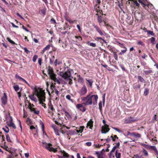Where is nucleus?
Instances as JSON below:
<instances>
[{
    "instance_id": "f257e3e1",
    "label": "nucleus",
    "mask_w": 158,
    "mask_h": 158,
    "mask_svg": "<svg viewBox=\"0 0 158 158\" xmlns=\"http://www.w3.org/2000/svg\"><path fill=\"white\" fill-rule=\"evenodd\" d=\"M98 96L97 95H90L89 94L86 97H82L81 99L82 101L85 102L82 103L85 105L88 106L92 104L95 105L97 103V101Z\"/></svg>"
},
{
    "instance_id": "f03ea898",
    "label": "nucleus",
    "mask_w": 158,
    "mask_h": 158,
    "mask_svg": "<svg viewBox=\"0 0 158 158\" xmlns=\"http://www.w3.org/2000/svg\"><path fill=\"white\" fill-rule=\"evenodd\" d=\"M36 95L39 99V103L41 104L44 108L46 109V104L43 102H45L46 98L44 90H43L42 89H40L39 92L37 90H36Z\"/></svg>"
},
{
    "instance_id": "7ed1b4c3",
    "label": "nucleus",
    "mask_w": 158,
    "mask_h": 158,
    "mask_svg": "<svg viewBox=\"0 0 158 158\" xmlns=\"http://www.w3.org/2000/svg\"><path fill=\"white\" fill-rule=\"evenodd\" d=\"M60 75L64 79L69 80V84L71 85L73 84V81L71 77V73L70 71L68 69L64 73L62 72H60Z\"/></svg>"
},
{
    "instance_id": "20e7f679",
    "label": "nucleus",
    "mask_w": 158,
    "mask_h": 158,
    "mask_svg": "<svg viewBox=\"0 0 158 158\" xmlns=\"http://www.w3.org/2000/svg\"><path fill=\"white\" fill-rule=\"evenodd\" d=\"M132 13H134V15L136 19L137 20H141L143 19L144 14L142 12L140 11L135 10L133 9Z\"/></svg>"
},
{
    "instance_id": "39448f33",
    "label": "nucleus",
    "mask_w": 158,
    "mask_h": 158,
    "mask_svg": "<svg viewBox=\"0 0 158 158\" xmlns=\"http://www.w3.org/2000/svg\"><path fill=\"white\" fill-rule=\"evenodd\" d=\"M138 0L142 6L146 10H148L150 8H152L153 6L152 4L149 3L146 0Z\"/></svg>"
},
{
    "instance_id": "423d86ee",
    "label": "nucleus",
    "mask_w": 158,
    "mask_h": 158,
    "mask_svg": "<svg viewBox=\"0 0 158 158\" xmlns=\"http://www.w3.org/2000/svg\"><path fill=\"white\" fill-rule=\"evenodd\" d=\"M43 146L50 152H57V149L54 148L52 147V145L51 143H43Z\"/></svg>"
},
{
    "instance_id": "0eeeda50",
    "label": "nucleus",
    "mask_w": 158,
    "mask_h": 158,
    "mask_svg": "<svg viewBox=\"0 0 158 158\" xmlns=\"http://www.w3.org/2000/svg\"><path fill=\"white\" fill-rule=\"evenodd\" d=\"M141 145L147 149H151L153 150L154 151L155 155L158 156V151L155 146H149L143 143H141Z\"/></svg>"
},
{
    "instance_id": "6e6552de",
    "label": "nucleus",
    "mask_w": 158,
    "mask_h": 158,
    "mask_svg": "<svg viewBox=\"0 0 158 158\" xmlns=\"http://www.w3.org/2000/svg\"><path fill=\"white\" fill-rule=\"evenodd\" d=\"M47 72L49 76L51 79L56 76V75L54 72L53 68L50 66H48V67L47 69Z\"/></svg>"
},
{
    "instance_id": "1a4fd4ad",
    "label": "nucleus",
    "mask_w": 158,
    "mask_h": 158,
    "mask_svg": "<svg viewBox=\"0 0 158 158\" xmlns=\"http://www.w3.org/2000/svg\"><path fill=\"white\" fill-rule=\"evenodd\" d=\"M34 106H35L33 104L29 103V104L28 105V109H30V111L31 112H33L35 114H39L40 113V111L36 110V108L33 107Z\"/></svg>"
},
{
    "instance_id": "9d476101",
    "label": "nucleus",
    "mask_w": 158,
    "mask_h": 158,
    "mask_svg": "<svg viewBox=\"0 0 158 158\" xmlns=\"http://www.w3.org/2000/svg\"><path fill=\"white\" fill-rule=\"evenodd\" d=\"M93 26L95 29V31L99 34L101 36L104 35L105 32L104 31L101 29L100 27L97 25H96L95 24H93Z\"/></svg>"
},
{
    "instance_id": "9b49d317",
    "label": "nucleus",
    "mask_w": 158,
    "mask_h": 158,
    "mask_svg": "<svg viewBox=\"0 0 158 158\" xmlns=\"http://www.w3.org/2000/svg\"><path fill=\"white\" fill-rule=\"evenodd\" d=\"M87 89L84 85L81 88L80 91L78 92V93L80 96H82L85 95L87 93Z\"/></svg>"
},
{
    "instance_id": "f8f14e48",
    "label": "nucleus",
    "mask_w": 158,
    "mask_h": 158,
    "mask_svg": "<svg viewBox=\"0 0 158 158\" xmlns=\"http://www.w3.org/2000/svg\"><path fill=\"white\" fill-rule=\"evenodd\" d=\"M129 1H131V3L132 4L133 6L132 8H133L134 9H135V8L137 9L140 6L139 2L138 3L137 1L135 0H128Z\"/></svg>"
},
{
    "instance_id": "ddd939ff",
    "label": "nucleus",
    "mask_w": 158,
    "mask_h": 158,
    "mask_svg": "<svg viewBox=\"0 0 158 158\" xmlns=\"http://www.w3.org/2000/svg\"><path fill=\"white\" fill-rule=\"evenodd\" d=\"M1 102L2 105H5L7 103V97L5 93H4L3 96L1 98Z\"/></svg>"
},
{
    "instance_id": "4468645a",
    "label": "nucleus",
    "mask_w": 158,
    "mask_h": 158,
    "mask_svg": "<svg viewBox=\"0 0 158 158\" xmlns=\"http://www.w3.org/2000/svg\"><path fill=\"white\" fill-rule=\"evenodd\" d=\"M50 87L51 93L52 94L54 92V90H55V94L58 96L59 95V91L56 89L55 86L52 83L51 84Z\"/></svg>"
},
{
    "instance_id": "2eb2a0df",
    "label": "nucleus",
    "mask_w": 158,
    "mask_h": 158,
    "mask_svg": "<svg viewBox=\"0 0 158 158\" xmlns=\"http://www.w3.org/2000/svg\"><path fill=\"white\" fill-rule=\"evenodd\" d=\"M83 104H78L76 105V108L79 109L80 111H81L82 112H85L86 110V109L85 107H84L82 105Z\"/></svg>"
},
{
    "instance_id": "dca6fc26",
    "label": "nucleus",
    "mask_w": 158,
    "mask_h": 158,
    "mask_svg": "<svg viewBox=\"0 0 158 158\" xmlns=\"http://www.w3.org/2000/svg\"><path fill=\"white\" fill-rule=\"evenodd\" d=\"M109 125L105 124V126H102L101 132L102 133L105 134L108 132L110 130V128L108 127Z\"/></svg>"
},
{
    "instance_id": "f3484780",
    "label": "nucleus",
    "mask_w": 158,
    "mask_h": 158,
    "mask_svg": "<svg viewBox=\"0 0 158 158\" xmlns=\"http://www.w3.org/2000/svg\"><path fill=\"white\" fill-rule=\"evenodd\" d=\"M16 150L14 149V153H11L10 155H8L7 158H14L15 157H17L18 155L16 153Z\"/></svg>"
},
{
    "instance_id": "a211bd4d",
    "label": "nucleus",
    "mask_w": 158,
    "mask_h": 158,
    "mask_svg": "<svg viewBox=\"0 0 158 158\" xmlns=\"http://www.w3.org/2000/svg\"><path fill=\"white\" fill-rule=\"evenodd\" d=\"M96 15L98 16L97 20L98 23H99V25L101 26V23L103 22L104 20H102V16L99 15V13H97Z\"/></svg>"
},
{
    "instance_id": "6ab92c4d",
    "label": "nucleus",
    "mask_w": 158,
    "mask_h": 158,
    "mask_svg": "<svg viewBox=\"0 0 158 158\" xmlns=\"http://www.w3.org/2000/svg\"><path fill=\"white\" fill-rule=\"evenodd\" d=\"M93 121H92L91 119H90L89 121L87 124L86 127L88 128V127H89V128L90 129H92L93 127Z\"/></svg>"
},
{
    "instance_id": "aec40b11",
    "label": "nucleus",
    "mask_w": 158,
    "mask_h": 158,
    "mask_svg": "<svg viewBox=\"0 0 158 158\" xmlns=\"http://www.w3.org/2000/svg\"><path fill=\"white\" fill-rule=\"evenodd\" d=\"M75 38L76 39V42L78 43H80L82 42V39L80 36H75Z\"/></svg>"
},
{
    "instance_id": "412c9836",
    "label": "nucleus",
    "mask_w": 158,
    "mask_h": 158,
    "mask_svg": "<svg viewBox=\"0 0 158 158\" xmlns=\"http://www.w3.org/2000/svg\"><path fill=\"white\" fill-rule=\"evenodd\" d=\"M7 125L10 127H12L15 129L16 128V127L14 123L13 122L12 119V118H11L10 121V123H8Z\"/></svg>"
},
{
    "instance_id": "4be33fe9",
    "label": "nucleus",
    "mask_w": 158,
    "mask_h": 158,
    "mask_svg": "<svg viewBox=\"0 0 158 158\" xmlns=\"http://www.w3.org/2000/svg\"><path fill=\"white\" fill-rule=\"evenodd\" d=\"M143 72L147 75L152 73L153 72V71L150 68H148L147 70H144Z\"/></svg>"
},
{
    "instance_id": "5701e85b",
    "label": "nucleus",
    "mask_w": 158,
    "mask_h": 158,
    "mask_svg": "<svg viewBox=\"0 0 158 158\" xmlns=\"http://www.w3.org/2000/svg\"><path fill=\"white\" fill-rule=\"evenodd\" d=\"M144 30H145L144 31L145 32H147V33L148 35H150L153 36H155V34L154 33L153 31L148 30L146 28L144 29Z\"/></svg>"
},
{
    "instance_id": "b1692460",
    "label": "nucleus",
    "mask_w": 158,
    "mask_h": 158,
    "mask_svg": "<svg viewBox=\"0 0 158 158\" xmlns=\"http://www.w3.org/2000/svg\"><path fill=\"white\" fill-rule=\"evenodd\" d=\"M5 150L9 152L10 154L11 153H14V149L12 148H9L7 146L5 149Z\"/></svg>"
},
{
    "instance_id": "393cba45",
    "label": "nucleus",
    "mask_w": 158,
    "mask_h": 158,
    "mask_svg": "<svg viewBox=\"0 0 158 158\" xmlns=\"http://www.w3.org/2000/svg\"><path fill=\"white\" fill-rule=\"evenodd\" d=\"M15 77L16 78H19L20 80H21L23 81L28 86H29V85L28 83L24 79L21 77L16 75H15Z\"/></svg>"
},
{
    "instance_id": "a878e982",
    "label": "nucleus",
    "mask_w": 158,
    "mask_h": 158,
    "mask_svg": "<svg viewBox=\"0 0 158 158\" xmlns=\"http://www.w3.org/2000/svg\"><path fill=\"white\" fill-rule=\"evenodd\" d=\"M40 125H41V127L42 129L43 134L47 135V134L44 131V123L42 122H41L40 123Z\"/></svg>"
},
{
    "instance_id": "bb28decb",
    "label": "nucleus",
    "mask_w": 158,
    "mask_h": 158,
    "mask_svg": "<svg viewBox=\"0 0 158 158\" xmlns=\"http://www.w3.org/2000/svg\"><path fill=\"white\" fill-rule=\"evenodd\" d=\"M133 87L134 89H139L141 87V85L139 84H136V83L134 84L133 85Z\"/></svg>"
},
{
    "instance_id": "cd10ccee",
    "label": "nucleus",
    "mask_w": 158,
    "mask_h": 158,
    "mask_svg": "<svg viewBox=\"0 0 158 158\" xmlns=\"http://www.w3.org/2000/svg\"><path fill=\"white\" fill-rule=\"evenodd\" d=\"M132 135V136L135 137L137 138H139L141 136V135L140 134L135 132H133Z\"/></svg>"
},
{
    "instance_id": "c85d7f7f",
    "label": "nucleus",
    "mask_w": 158,
    "mask_h": 158,
    "mask_svg": "<svg viewBox=\"0 0 158 158\" xmlns=\"http://www.w3.org/2000/svg\"><path fill=\"white\" fill-rule=\"evenodd\" d=\"M85 128V127L84 126H81L79 128V130H76V131L77 133H81L83 131L84 128Z\"/></svg>"
},
{
    "instance_id": "c756f323",
    "label": "nucleus",
    "mask_w": 158,
    "mask_h": 158,
    "mask_svg": "<svg viewBox=\"0 0 158 158\" xmlns=\"http://www.w3.org/2000/svg\"><path fill=\"white\" fill-rule=\"evenodd\" d=\"M61 152L63 154V156L65 158H67L69 157V155L64 151H61Z\"/></svg>"
},
{
    "instance_id": "7c9ffc66",
    "label": "nucleus",
    "mask_w": 158,
    "mask_h": 158,
    "mask_svg": "<svg viewBox=\"0 0 158 158\" xmlns=\"http://www.w3.org/2000/svg\"><path fill=\"white\" fill-rule=\"evenodd\" d=\"M29 98L32 101L36 102L37 101V99L35 97L34 95H29Z\"/></svg>"
},
{
    "instance_id": "2f4dec72",
    "label": "nucleus",
    "mask_w": 158,
    "mask_h": 158,
    "mask_svg": "<svg viewBox=\"0 0 158 158\" xmlns=\"http://www.w3.org/2000/svg\"><path fill=\"white\" fill-rule=\"evenodd\" d=\"M124 50H121V52H120L119 54L120 55H122L123 54L125 53L127 51V48H124Z\"/></svg>"
},
{
    "instance_id": "473e14b6",
    "label": "nucleus",
    "mask_w": 158,
    "mask_h": 158,
    "mask_svg": "<svg viewBox=\"0 0 158 158\" xmlns=\"http://www.w3.org/2000/svg\"><path fill=\"white\" fill-rule=\"evenodd\" d=\"M6 136L7 141L8 142L12 143V141L10 139V137L9 135L7 134H6Z\"/></svg>"
},
{
    "instance_id": "72a5a7b5",
    "label": "nucleus",
    "mask_w": 158,
    "mask_h": 158,
    "mask_svg": "<svg viewBox=\"0 0 158 158\" xmlns=\"http://www.w3.org/2000/svg\"><path fill=\"white\" fill-rule=\"evenodd\" d=\"M96 2V3L95 4V6H97L98 8H100V4L101 3V2L100 0H95Z\"/></svg>"
},
{
    "instance_id": "f704fd0d",
    "label": "nucleus",
    "mask_w": 158,
    "mask_h": 158,
    "mask_svg": "<svg viewBox=\"0 0 158 158\" xmlns=\"http://www.w3.org/2000/svg\"><path fill=\"white\" fill-rule=\"evenodd\" d=\"M95 154H96V155H97V157L98 158V156H99L100 158H102L103 157V156H102L103 154H102V152H96V153H95Z\"/></svg>"
},
{
    "instance_id": "c9c22d12",
    "label": "nucleus",
    "mask_w": 158,
    "mask_h": 158,
    "mask_svg": "<svg viewBox=\"0 0 158 158\" xmlns=\"http://www.w3.org/2000/svg\"><path fill=\"white\" fill-rule=\"evenodd\" d=\"M86 80L89 83L90 87H92L93 81L91 79L88 80L86 79Z\"/></svg>"
},
{
    "instance_id": "e433bc0d",
    "label": "nucleus",
    "mask_w": 158,
    "mask_h": 158,
    "mask_svg": "<svg viewBox=\"0 0 158 158\" xmlns=\"http://www.w3.org/2000/svg\"><path fill=\"white\" fill-rule=\"evenodd\" d=\"M83 79L81 77L80 75H79L78 76V82L82 83L83 82Z\"/></svg>"
},
{
    "instance_id": "4c0bfd02",
    "label": "nucleus",
    "mask_w": 158,
    "mask_h": 158,
    "mask_svg": "<svg viewBox=\"0 0 158 158\" xmlns=\"http://www.w3.org/2000/svg\"><path fill=\"white\" fill-rule=\"evenodd\" d=\"M53 81L55 82H56L57 83L60 84V82L56 78V77H54L51 79Z\"/></svg>"
},
{
    "instance_id": "58836bf2",
    "label": "nucleus",
    "mask_w": 158,
    "mask_h": 158,
    "mask_svg": "<svg viewBox=\"0 0 158 158\" xmlns=\"http://www.w3.org/2000/svg\"><path fill=\"white\" fill-rule=\"evenodd\" d=\"M149 92V90L148 89L146 88L144 89V92L143 93V95L146 96L148 95V94Z\"/></svg>"
},
{
    "instance_id": "ea45409f",
    "label": "nucleus",
    "mask_w": 158,
    "mask_h": 158,
    "mask_svg": "<svg viewBox=\"0 0 158 158\" xmlns=\"http://www.w3.org/2000/svg\"><path fill=\"white\" fill-rule=\"evenodd\" d=\"M132 118L130 117L126 119L125 121L126 123H131L133 121L131 120Z\"/></svg>"
},
{
    "instance_id": "a19ab883",
    "label": "nucleus",
    "mask_w": 158,
    "mask_h": 158,
    "mask_svg": "<svg viewBox=\"0 0 158 158\" xmlns=\"http://www.w3.org/2000/svg\"><path fill=\"white\" fill-rule=\"evenodd\" d=\"M138 78L139 80L141 82H145L144 79L141 76H138Z\"/></svg>"
},
{
    "instance_id": "79ce46f5",
    "label": "nucleus",
    "mask_w": 158,
    "mask_h": 158,
    "mask_svg": "<svg viewBox=\"0 0 158 158\" xmlns=\"http://www.w3.org/2000/svg\"><path fill=\"white\" fill-rule=\"evenodd\" d=\"M111 52L113 53L114 57L116 60H118V57L116 52H114L113 50H112Z\"/></svg>"
},
{
    "instance_id": "37998d69",
    "label": "nucleus",
    "mask_w": 158,
    "mask_h": 158,
    "mask_svg": "<svg viewBox=\"0 0 158 158\" xmlns=\"http://www.w3.org/2000/svg\"><path fill=\"white\" fill-rule=\"evenodd\" d=\"M13 88L15 91L16 92L18 91L19 89V85H16L15 86H13Z\"/></svg>"
},
{
    "instance_id": "c03bdc74",
    "label": "nucleus",
    "mask_w": 158,
    "mask_h": 158,
    "mask_svg": "<svg viewBox=\"0 0 158 158\" xmlns=\"http://www.w3.org/2000/svg\"><path fill=\"white\" fill-rule=\"evenodd\" d=\"M99 109L100 112H102V102L100 101L99 102Z\"/></svg>"
},
{
    "instance_id": "a18cd8bd",
    "label": "nucleus",
    "mask_w": 158,
    "mask_h": 158,
    "mask_svg": "<svg viewBox=\"0 0 158 158\" xmlns=\"http://www.w3.org/2000/svg\"><path fill=\"white\" fill-rule=\"evenodd\" d=\"M115 155L116 158H120L121 153H118L117 150L115 152Z\"/></svg>"
},
{
    "instance_id": "49530a36",
    "label": "nucleus",
    "mask_w": 158,
    "mask_h": 158,
    "mask_svg": "<svg viewBox=\"0 0 158 158\" xmlns=\"http://www.w3.org/2000/svg\"><path fill=\"white\" fill-rule=\"evenodd\" d=\"M49 108L52 111L54 110L55 109L54 108L53 106L51 103L48 104Z\"/></svg>"
},
{
    "instance_id": "de8ad7c7",
    "label": "nucleus",
    "mask_w": 158,
    "mask_h": 158,
    "mask_svg": "<svg viewBox=\"0 0 158 158\" xmlns=\"http://www.w3.org/2000/svg\"><path fill=\"white\" fill-rule=\"evenodd\" d=\"M66 97L67 99L70 100L72 102H73V100L71 98V96L69 95H66Z\"/></svg>"
},
{
    "instance_id": "09e8293b",
    "label": "nucleus",
    "mask_w": 158,
    "mask_h": 158,
    "mask_svg": "<svg viewBox=\"0 0 158 158\" xmlns=\"http://www.w3.org/2000/svg\"><path fill=\"white\" fill-rule=\"evenodd\" d=\"M7 40H8V41L11 44H16L12 40L10 39L9 38H7Z\"/></svg>"
},
{
    "instance_id": "8fccbe9b",
    "label": "nucleus",
    "mask_w": 158,
    "mask_h": 158,
    "mask_svg": "<svg viewBox=\"0 0 158 158\" xmlns=\"http://www.w3.org/2000/svg\"><path fill=\"white\" fill-rule=\"evenodd\" d=\"M65 25H64L63 27V30H65L67 28L69 27V25L67 23H65Z\"/></svg>"
},
{
    "instance_id": "3c124183",
    "label": "nucleus",
    "mask_w": 158,
    "mask_h": 158,
    "mask_svg": "<svg viewBox=\"0 0 158 158\" xmlns=\"http://www.w3.org/2000/svg\"><path fill=\"white\" fill-rule=\"evenodd\" d=\"M143 152L145 156H148V152L144 148L143 149Z\"/></svg>"
},
{
    "instance_id": "603ef678",
    "label": "nucleus",
    "mask_w": 158,
    "mask_h": 158,
    "mask_svg": "<svg viewBox=\"0 0 158 158\" xmlns=\"http://www.w3.org/2000/svg\"><path fill=\"white\" fill-rule=\"evenodd\" d=\"M38 57V56L37 55H34L32 58V61H33V62H35L36 61Z\"/></svg>"
},
{
    "instance_id": "864d4df0",
    "label": "nucleus",
    "mask_w": 158,
    "mask_h": 158,
    "mask_svg": "<svg viewBox=\"0 0 158 158\" xmlns=\"http://www.w3.org/2000/svg\"><path fill=\"white\" fill-rule=\"evenodd\" d=\"M137 44L138 45H142V46H144V44L143 43V42H142L141 40H139L137 42Z\"/></svg>"
},
{
    "instance_id": "5fc2aeb1",
    "label": "nucleus",
    "mask_w": 158,
    "mask_h": 158,
    "mask_svg": "<svg viewBox=\"0 0 158 158\" xmlns=\"http://www.w3.org/2000/svg\"><path fill=\"white\" fill-rule=\"evenodd\" d=\"M156 41V39L154 37H152L151 39V42L153 44H155V42Z\"/></svg>"
},
{
    "instance_id": "6e6d98bb",
    "label": "nucleus",
    "mask_w": 158,
    "mask_h": 158,
    "mask_svg": "<svg viewBox=\"0 0 158 158\" xmlns=\"http://www.w3.org/2000/svg\"><path fill=\"white\" fill-rule=\"evenodd\" d=\"M99 8H98L97 6H95V5L94 6V9L97 12V13H99Z\"/></svg>"
},
{
    "instance_id": "4d7b16f0",
    "label": "nucleus",
    "mask_w": 158,
    "mask_h": 158,
    "mask_svg": "<svg viewBox=\"0 0 158 158\" xmlns=\"http://www.w3.org/2000/svg\"><path fill=\"white\" fill-rule=\"evenodd\" d=\"M112 128L115 130L116 131H117L119 133H121L122 132V131L121 130L117 128H116V127H112Z\"/></svg>"
},
{
    "instance_id": "13d9d810",
    "label": "nucleus",
    "mask_w": 158,
    "mask_h": 158,
    "mask_svg": "<svg viewBox=\"0 0 158 158\" xmlns=\"http://www.w3.org/2000/svg\"><path fill=\"white\" fill-rule=\"evenodd\" d=\"M105 94H104L103 95L102 97V102H103V106H104L105 105Z\"/></svg>"
},
{
    "instance_id": "bf43d9fd",
    "label": "nucleus",
    "mask_w": 158,
    "mask_h": 158,
    "mask_svg": "<svg viewBox=\"0 0 158 158\" xmlns=\"http://www.w3.org/2000/svg\"><path fill=\"white\" fill-rule=\"evenodd\" d=\"M158 17L156 15H154L153 17L152 18V21H157V20Z\"/></svg>"
},
{
    "instance_id": "052dcab7",
    "label": "nucleus",
    "mask_w": 158,
    "mask_h": 158,
    "mask_svg": "<svg viewBox=\"0 0 158 158\" xmlns=\"http://www.w3.org/2000/svg\"><path fill=\"white\" fill-rule=\"evenodd\" d=\"M6 142H4V145L3 146H1V147L5 150L7 147V146L6 145Z\"/></svg>"
},
{
    "instance_id": "680f3d73",
    "label": "nucleus",
    "mask_w": 158,
    "mask_h": 158,
    "mask_svg": "<svg viewBox=\"0 0 158 158\" xmlns=\"http://www.w3.org/2000/svg\"><path fill=\"white\" fill-rule=\"evenodd\" d=\"M114 155L113 153L111 152H110L109 154V158H114Z\"/></svg>"
},
{
    "instance_id": "e2e57ef3",
    "label": "nucleus",
    "mask_w": 158,
    "mask_h": 158,
    "mask_svg": "<svg viewBox=\"0 0 158 158\" xmlns=\"http://www.w3.org/2000/svg\"><path fill=\"white\" fill-rule=\"evenodd\" d=\"M50 22L51 23L55 24L56 23L55 20L53 18H52L51 19Z\"/></svg>"
},
{
    "instance_id": "0e129e2a",
    "label": "nucleus",
    "mask_w": 158,
    "mask_h": 158,
    "mask_svg": "<svg viewBox=\"0 0 158 158\" xmlns=\"http://www.w3.org/2000/svg\"><path fill=\"white\" fill-rule=\"evenodd\" d=\"M96 40H97L98 41H99V40H102L103 42L106 43V42L103 39L100 37H97Z\"/></svg>"
},
{
    "instance_id": "69168bd1",
    "label": "nucleus",
    "mask_w": 158,
    "mask_h": 158,
    "mask_svg": "<svg viewBox=\"0 0 158 158\" xmlns=\"http://www.w3.org/2000/svg\"><path fill=\"white\" fill-rule=\"evenodd\" d=\"M125 44L123 43H121V44H120V45L119 46L121 48H126V47H125Z\"/></svg>"
},
{
    "instance_id": "338daca9",
    "label": "nucleus",
    "mask_w": 158,
    "mask_h": 158,
    "mask_svg": "<svg viewBox=\"0 0 158 158\" xmlns=\"http://www.w3.org/2000/svg\"><path fill=\"white\" fill-rule=\"evenodd\" d=\"M52 127L53 129L54 130L58 129L57 126L55 124L52 125Z\"/></svg>"
},
{
    "instance_id": "774afa93",
    "label": "nucleus",
    "mask_w": 158,
    "mask_h": 158,
    "mask_svg": "<svg viewBox=\"0 0 158 158\" xmlns=\"http://www.w3.org/2000/svg\"><path fill=\"white\" fill-rule=\"evenodd\" d=\"M54 132H55V134L56 135H60V134H59V130L58 129L55 130H54Z\"/></svg>"
}]
</instances>
